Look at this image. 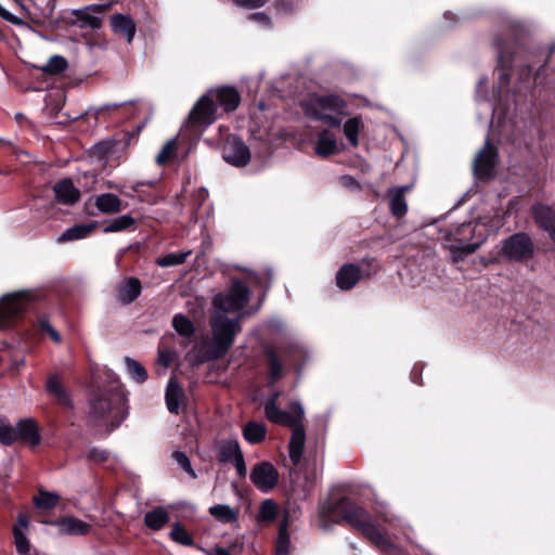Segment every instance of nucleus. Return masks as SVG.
Returning a JSON list of instances; mask_svg holds the SVG:
<instances>
[{"instance_id":"obj_58","label":"nucleus","mask_w":555,"mask_h":555,"mask_svg":"<svg viewBox=\"0 0 555 555\" xmlns=\"http://www.w3.org/2000/svg\"><path fill=\"white\" fill-rule=\"evenodd\" d=\"M0 17H2L4 21L13 24V25H22L23 24V21L15 16L14 14L10 13L8 10H5L4 8H2L0 5Z\"/></svg>"},{"instance_id":"obj_48","label":"nucleus","mask_w":555,"mask_h":555,"mask_svg":"<svg viewBox=\"0 0 555 555\" xmlns=\"http://www.w3.org/2000/svg\"><path fill=\"white\" fill-rule=\"evenodd\" d=\"M172 459L178 463V465L193 479L197 477L195 470L192 467L191 461L186 453L182 451H175L172 453Z\"/></svg>"},{"instance_id":"obj_27","label":"nucleus","mask_w":555,"mask_h":555,"mask_svg":"<svg viewBox=\"0 0 555 555\" xmlns=\"http://www.w3.org/2000/svg\"><path fill=\"white\" fill-rule=\"evenodd\" d=\"M99 223L96 221H91L89 223H78L73 227L66 229L61 236L57 238L60 243L72 242L77 240H82L90 236Z\"/></svg>"},{"instance_id":"obj_60","label":"nucleus","mask_w":555,"mask_h":555,"mask_svg":"<svg viewBox=\"0 0 555 555\" xmlns=\"http://www.w3.org/2000/svg\"><path fill=\"white\" fill-rule=\"evenodd\" d=\"M410 377L414 384L422 385V374L416 365L413 366Z\"/></svg>"},{"instance_id":"obj_1","label":"nucleus","mask_w":555,"mask_h":555,"mask_svg":"<svg viewBox=\"0 0 555 555\" xmlns=\"http://www.w3.org/2000/svg\"><path fill=\"white\" fill-rule=\"evenodd\" d=\"M320 517L323 521L346 522L374 545L383 555H405L402 548L389 538L387 529L377 515L371 514L350 496H341L322 505Z\"/></svg>"},{"instance_id":"obj_11","label":"nucleus","mask_w":555,"mask_h":555,"mask_svg":"<svg viewBox=\"0 0 555 555\" xmlns=\"http://www.w3.org/2000/svg\"><path fill=\"white\" fill-rule=\"evenodd\" d=\"M250 481L261 492L268 493L279 483V472L268 461L257 463L250 472Z\"/></svg>"},{"instance_id":"obj_63","label":"nucleus","mask_w":555,"mask_h":555,"mask_svg":"<svg viewBox=\"0 0 555 555\" xmlns=\"http://www.w3.org/2000/svg\"><path fill=\"white\" fill-rule=\"evenodd\" d=\"M249 278H250V280H251L255 284H257V285H259V286H262V285H263V284H262V278H260L257 273H251V274L249 275Z\"/></svg>"},{"instance_id":"obj_41","label":"nucleus","mask_w":555,"mask_h":555,"mask_svg":"<svg viewBox=\"0 0 555 555\" xmlns=\"http://www.w3.org/2000/svg\"><path fill=\"white\" fill-rule=\"evenodd\" d=\"M169 537L172 541L184 546H192L194 544L192 534L178 521L173 524Z\"/></svg>"},{"instance_id":"obj_12","label":"nucleus","mask_w":555,"mask_h":555,"mask_svg":"<svg viewBox=\"0 0 555 555\" xmlns=\"http://www.w3.org/2000/svg\"><path fill=\"white\" fill-rule=\"evenodd\" d=\"M223 159L235 167H245L250 162V151L235 134L229 135L222 150Z\"/></svg>"},{"instance_id":"obj_20","label":"nucleus","mask_w":555,"mask_h":555,"mask_svg":"<svg viewBox=\"0 0 555 555\" xmlns=\"http://www.w3.org/2000/svg\"><path fill=\"white\" fill-rule=\"evenodd\" d=\"M46 390L56 404L65 409H73L70 395L62 384L59 374L54 373L49 375L46 383Z\"/></svg>"},{"instance_id":"obj_38","label":"nucleus","mask_w":555,"mask_h":555,"mask_svg":"<svg viewBox=\"0 0 555 555\" xmlns=\"http://www.w3.org/2000/svg\"><path fill=\"white\" fill-rule=\"evenodd\" d=\"M264 415L273 424L289 427V424L294 423L291 418V414L284 410H281L278 405L264 406Z\"/></svg>"},{"instance_id":"obj_50","label":"nucleus","mask_w":555,"mask_h":555,"mask_svg":"<svg viewBox=\"0 0 555 555\" xmlns=\"http://www.w3.org/2000/svg\"><path fill=\"white\" fill-rule=\"evenodd\" d=\"M38 327L41 333L48 334L54 343H61V334L50 324L46 315L38 318Z\"/></svg>"},{"instance_id":"obj_25","label":"nucleus","mask_w":555,"mask_h":555,"mask_svg":"<svg viewBox=\"0 0 555 555\" xmlns=\"http://www.w3.org/2000/svg\"><path fill=\"white\" fill-rule=\"evenodd\" d=\"M293 429L292 437L288 443L289 460L294 466L300 463L306 441L305 426H296Z\"/></svg>"},{"instance_id":"obj_18","label":"nucleus","mask_w":555,"mask_h":555,"mask_svg":"<svg viewBox=\"0 0 555 555\" xmlns=\"http://www.w3.org/2000/svg\"><path fill=\"white\" fill-rule=\"evenodd\" d=\"M411 185L392 186L387 190L389 198L390 214L397 218H403L408 212V204L405 199L406 193L411 191Z\"/></svg>"},{"instance_id":"obj_29","label":"nucleus","mask_w":555,"mask_h":555,"mask_svg":"<svg viewBox=\"0 0 555 555\" xmlns=\"http://www.w3.org/2000/svg\"><path fill=\"white\" fill-rule=\"evenodd\" d=\"M315 153L320 157H328L337 153V141L335 135L327 129H323L318 134Z\"/></svg>"},{"instance_id":"obj_44","label":"nucleus","mask_w":555,"mask_h":555,"mask_svg":"<svg viewBox=\"0 0 555 555\" xmlns=\"http://www.w3.org/2000/svg\"><path fill=\"white\" fill-rule=\"evenodd\" d=\"M125 362L129 375L138 383H143L147 378V372L145 367L137 360L126 357Z\"/></svg>"},{"instance_id":"obj_7","label":"nucleus","mask_w":555,"mask_h":555,"mask_svg":"<svg viewBox=\"0 0 555 555\" xmlns=\"http://www.w3.org/2000/svg\"><path fill=\"white\" fill-rule=\"evenodd\" d=\"M535 245L527 232H517L502 241L500 256L511 262H527L533 259Z\"/></svg>"},{"instance_id":"obj_2","label":"nucleus","mask_w":555,"mask_h":555,"mask_svg":"<svg viewBox=\"0 0 555 555\" xmlns=\"http://www.w3.org/2000/svg\"><path fill=\"white\" fill-rule=\"evenodd\" d=\"M90 417L95 425L106 427L111 434L126 420L128 415L127 398L119 382L107 387H99L90 398Z\"/></svg>"},{"instance_id":"obj_51","label":"nucleus","mask_w":555,"mask_h":555,"mask_svg":"<svg viewBox=\"0 0 555 555\" xmlns=\"http://www.w3.org/2000/svg\"><path fill=\"white\" fill-rule=\"evenodd\" d=\"M289 411L291 418L294 422L293 424H289L291 428H294L296 426H304L302 420H304V409L299 402H291L289 403Z\"/></svg>"},{"instance_id":"obj_56","label":"nucleus","mask_w":555,"mask_h":555,"mask_svg":"<svg viewBox=\"0 0 555 555\" xmlns=\"http://www.w3.org/2000/svg\"><path fill=\"white\" fill-rule=\"evenodd\" d=\"M269 0H233V3L237 7L245 9H258L263 7Z\"/></svg>"},{"instance_id":"obj_30","label":"nucleus","mask_w":555,"mask_h":555,"mask_svg":"<svg viewBox=\"0 0 555 555\" xmlns=\"http://www.w3.org/2000/svg\"><path fill=\"white\" fill-rule=\"evenodd\" d=\"M95 207L103 214L112 215L122 210L121 199L113 193L100 194L95 197Z\"/></svg>"},{"instance_id":"obj_22","label":"nucleus","mask_w":555,"mask_h":555,"mask_svg":"<svg viewBox=\"0 0 555 555\" xmlns=\"http://www.w3.org/2000/svg\"><path fill=\"white\" fill-rule=\"evenodd\" d=\"M105 5L92 4L83 9L74 10L72 15L75 16L76 23H79L80 28L100 29L102 26V20L89 13L93 11L95 13H102L105 11Z\"/></svg>"},{"instance_id":"obj_14","label":"nucleus","mask_w":555,"mask_h":555,"mask_svg":"<svg viewBox=\"0 0 555 555\" xmlns=\"http://www.w3.org/2000/svg\"><path fill=\"white\" fill-rule=\"evenodd\" d=\"M16 441L35 448L41 443L40 428L35 418H21L15 426Z\"/></svg>"},{"instance_id":"obj_33","label":"nucleus","mask_w":555,"mask_h":555,"mask_svg":"<svg viewBox=\"0 0 555 555\" xmlns=\"http://www.w3.org/2000/svg\"><path fill=\"white\" fill-rule=\"evenodd\" d=\"M363 129L364 125L360 115L349 118L344 124V134L352 147H357L359 145V134Z\"/></svg>"},{"instance_id":"obj_47","label":"nucleus","mask_w":555,"mask_h":555,"mask_svg":"<svg viewBox=\"0 0 555 555\" xmlns=\"http://www.w3.org/2000/svg\"><path fill=\"white\" fill-rule=\"evenodd\" d=\"M13 537H14V543H15L17 553L27 555V553L30 550L29 540L23 533V531L16 526L13 527Z\"/></svg>"},{"instance_id":"obj_39","label":"nucleus","mask_w":555,"mask_h":555,"mask_svg":"<svg viewBox=\"0 0 555 555\" xmlns=\"http://www.w3.org/2000/svg\"><path fill=\"white\" fill-rule=\"evenodd\" d=\"M60 501V496L56 493L49 492L46 490H39L37 496L34 498V504L38 509H52Z\"/></svg>"},{"instance_id":"obj_46","label":"nucleus","mask_w":555,"mask_h":555,"mask_svg":"<svg viewBox=\"0 0 555 555\" xmlns=\"http://www.w3.org/2000/svg\"><path fill=\"white\" fill-rule=\"evenodd\" d=\"M177 150V140L171 139L163 146L158 155L156 156V163L159 166L168 164L172 158Z\"/></svg>"},{"instance_id":"obj_40","label":"nucleus","mask_w":555,"mask_h":555,"mask_svg":"<svg viewBox=\"0 0 555 555\" xmlns=\"http://www.w3.org/2000/svg\"><path fill=\"white\" fill-rule=\"evenodd\" d=\"M289 532L287 522H283L279 527L278 538L275 543V555H288L289 554Z\"/></svg>"},{"instance_id":"obj_6","label":"nucleus","mask_w":555,"mask_h":555,"mask_svg":"<svg viewBox=\"0 0 555 555\" xmlns=\"http://www.w3.org/2000/svg\"><path fill=\"white\" fill-rule=\"evenodd\" d=\"M494 48L498 53V68L500 72V89L509 85L512 77V65L516 54L524 47L522 35L509 29L506 35H498L494 38Z\"/></svg>"},{"instance_id":"obj_64","label":"nucleus","mask_w":555,"mask_h":555,"mask_svg":"<svg viewBox=\"0 0 555 555\" xmlns=\"http://www.w3.org/2000/svg\"><path fill=\"white\" fill-rule=\"evenodd\" d=\"M546 232L548 233L552 242L555 244V225L552 229L547 230Z\"/></svg>"},{"instance_id":"obj_26","label":"nucleus","mask_w":555,"mask_h":555,"mask_svg":"<svg viewBox=\"0 0 555 555\" xmlns=\"http://www.w3.org/2000/svg\"><path fill=\"white\" fill-rule=\"evenodd\" d=\"M532 218L542 231H547L555 227V210L545 204H535L531 209Z\"/></svg>"},{"instance_id":"obj_31","label":"nucleus","mask_w":555,"mask_h":555,"mask_svg":"<svg viewBox=\"0 0 555 555\" xmlns=\"http://www.w3.org/2000/svg\"><path fill=\"white\" fill-rule=\"evenodd\" d=\"M241 454H243V452L237 440H222L218 448L217 459L223 464L232 463Z\"/></svg>"},{"instance_id":"obj_49","label":"nucleus","mask_w":555,"mask_h":555,"mask_svg":"<svg viewBox=\"0 0 555 555\" xmlns=\"http://www.w3.org/2000/svg\"><path fill=\"white\" fill-rule=\"evenodd\" d=\"M117 140H106L98 142L93 146V154L99 158H106L114 152Z\"/></svg>"},{"instance_id":"obj_54","label":"nucleus","mask_w":555,"mask_h":555,"mask_svg":"<svg viewBox=\"0 0 555 555\" xmlns=\"http://www.w3.org/2000/svg\"><path fill=\"white\" fill-rule=\"evenodd\" d=\"M108 457H109L108 451H106L104 449H99V448L90 449L87 454V459L90 462L95 463V464H103L108 460Z\"/></svg>"},{"instance_id":"obj_23","label":"nucleus","mask_w":555,"mask_h":555,"mask_svg":"<svg viewBox=\"0 0 555 555\" xmlns=\"http://www.w3.org/2000/svg\"><path fill=\"white\" fill-rule=\"evenodd\" d=\"M111 27L115 35L122 36L130 43L135 35L137 25L131 16L116 13L111 16Z\"/></svg>"},{"instance_id":"obj_57","label":"nucleus","mask_w":555,"mask_h":555,"mask_svg":"<svg viewBox=\"0 0 555 555\" xmlns=\"http://www.w3.org/2000/svg\"><path fill=\"white\" fill-rule=\"evenodd\" d=\"M232 464L234 465V467L236 469L237 476L241 479H244L246 477V475H247V467H246L244 455L241 454L240 456H237V459H235L232 462Z\"/></svg>"},{"instance_id":"obj_16","label":"nucleus","mask_w":555,"mask_h":555,"mask_svg":"<svg viewBox=\"0 0 555 555\" xmlns=\"http://www.w3.org/2000/svg\"><path fill=\"white\" fill-rule=\"evenodd\" d=\"M364 276H370V273L364 272L356 263H346L336 273V285L341 291H349Z\"/></svg>"},{"instance_id":"obj_34","label":"nucleus","mask_w":555,"mask_h":555,"mask_svg":"<svg viewBox=\"0 0 555 555\" xmlns=\"http://www.w3.org/2000/svg\"><path fill=\"white\" fill-rule=\"evenodd\" d=\"M169 514L163 507L154 508L144 515V525L154 531H158L169 522Z\"/></svg>"},{"instance_id":"obj_28","label":"nucleus","mask_w":555,"mask_h":555,"mask_svg":"<svg viewBox=\"0 0 555 555\" xmlns=\"http://www.w3.org/2000/svg\"><path fill=\"white\" fill-rule=\"evenodd\" d=\"M137 220L131 215H122L102 222L104 233L130 232L137 229Z\"/></svg>"},{"instance_id":"obj_13","label":"nucleus","mask_w":555,"mask_h":555,"mask_svg":"<svg viewBox=\"0 0 555 555\" xmlns=\"http://www.w3.org/2000/svg\"><path fill=\"white\" fill-rule=\"evenodd\" d=\"M217 105L210 96L205 94L199 98L190 113V120L196 125H210L216 119Z\"/></svg>"},{"instance_id":"obj_55","label":"nucleus","mask_w":555,"mask_h":555,"mask_svg":"<svg viewBox=\"0 0 555 555\" xmlns=\"http://www.w3.org/2000/svg\"><path fill=\"white\" fill-rule=\"evenodd\" d=\"M248 20L254 21L262 25L263 27L270 28L272 26V20L271 17L263 13V12H257L251 13L248 15Z\"/></svg>"},{"instance_id":"obj_42","label":"nucleus","mask_w":555,"mask_h":555,"mask_svg":"<svg viewBox=\"0 0 555 555\" xmlns=\"http://www.w3.org/2000/svg\"><path fill=\"white\" fill-rule=\"evenodd\" d=\"M68 67L67 60L62 55H53L47 64L41 68L48 75H60Z\"/></svg>"},{"instance_id":"obj_4","label":"nucleus","mask_w":555,"mask_h":555,"mask_svg":"<svg viewBox=\"0 0 555 555\" xmlns=\"http://www.w3.org/2000/svg\"><path fill=\"white\" fill-rule=\"evenodd\" d=\"M302 108L308 118L321 121L330 128H339L343 117L347 115V102L335 93H313L302 103Z\"/></svg>"},{"instance_id":"obj_5","label":"nucleus","mask_w":555,"mask_h":555,"mask_svg":"<svg viewBox=\"0 0 555 555\" xmlns=\"http://www.w3.org/2000/svg\"><path fill=\"white\" fill-rule=\"evenodd\" d=\"M477 225L472 221L463 222L448 230L443 238L450 242V251L454 262L462 261L465 256L474 254L483 243L485 236L476 234Z\"/></svg>"},{"instance_id":"obj_61","label":"nucleus","mask_w":555,"mask_h":555,"mask_svg":"<svg viewBox=\"0 0 555 555\" xmlns=\"http://www.w3.org/2000/svg\"><path fill=\"white\" fill-rule=\"evenodd\" d=\"M214 552L216 555H232L228 548H225L223 546H219V545H217L214 548Z\"/></svg>"},{"instance_id":"obj_62","label":"nucleus","mask_w":555,"mask_h":555,"mask_svg":"<svg viewBox=\"0 0 555 555\" xmlns=\"http://www.w3.org/2000/svg\"><path fill=\"white\" fill-rule=\"evenodd\" d=\"M17 524L21 526V527H27L28 526V518L25 516V515H18L17 517Z\"/></svg>"},{"instance_id":"obj_59","label":"nucleus","mask_w":555,"mask_h":555,"mask_svg":"<svg viewBox=\"0 0 555 555\" xmlns=\"http://www.w3.org/2000/svg\"><path fill=\"white\" fill-rule=\"evenodd\" d=\"M281 397V391L275 390L273 393L270 395L267 402L264 403V406H275L278 405V400Z\"/></svg>"},{"instance_id":"obj_9","label":"nucleus","mask_w":555,"mask_h":555,"mask_svg":"<svg viewBox=\"0 0 555 555\" xmlns=\"http://www.w3.org/2000/svg\"><path fill=\"white\" fill-rule=\"evenodd\" d=\"M499 160V152L490 138H487L483 147L477 153L473 163V171L476 179L489 181L495 176V167Z\"/></svg>"},{"instance_id":"obj_35","label":"nucleus","mask_w":555,"mask_h":555,"mask_svg":"<svg viewBox=\"0 0 555 555\" xmlns=\"http://www.w3.org/2000/svg\"><path fill=\"white\" fill-rule=\"evenodd\" d=\"M267 428L263 424L255 421L248 422L243 428V437L253 444L262 442L266 439Z\"/></svg>"},{"instance_id":"obj_15","label":"nucleus","mask_w":555,"mask_h":555,"mask_svg":"<svg viewBox=\"0 0 555 555\" xmlns=\"http://www.w3.org/2000/svg\"><path fill=\"white\" fill-rule=\"evenodd\" d=\"M217 107H221L225 113L234 112L241 103V94L235 87L222 86L210 91Z\"/></svg>"},{"instance_id":"obj_45","label":"nucleus","mask_w":555,"mask_h":555,"mask_svg":"<svg viewBox=\"0 0 555 555\" xmlns=\"http://www.w3.org/2000/svg\"><path fill=\"white\" fill-rule=\"evenodd\" d=\"M16 442L15 427L11 426L8 418L0 416V443L7 447Z\"/></svg>"},{"instance_id":"obj_43","label":"nucleus","mask_w":555,"mask_h":555,"mask_svg":"<svg viewBox=\"0 0 555 555\" xmlns=\"http://www.w3.org/2000/svg\"><path fill=\"white\" fill-rule=\"evenodd\" d=\"M191 255V251L186 253H169L156 259V264L162 268H168L173 266H179L185 262L188 256Z\"/></svg>"},{"instance_id":"obj_3","label":"nucleus","mask_w":555,"mask_h":555,"mask_svg":"<svg viewBox=\"0 0 555 555\" xmlns=\"http://www.w3.org/2000/svg\"><path fill=\"white\" fill-rule=\"evenodd\" d=\"M212 341L198 351L201 363L217 361L225 357L234 344L235 336L241 332L240 317L230 319L216 315L211 320Z\"/></svg>"},{"instance_id":"obj_24","label":"nucleus","mask_w":555,"mask_h":555,"mask_svg":"<svg viewBox=\"0 0 555 555\" xmlns=\"http://www.w3.org/2000/svg\"><path fill=\"white\" fill-rule=\"evenodd\" d=\"M165 400L168 411L171 414L178 415L181 411V405L184 403L185 393L183 388L173 377H171L168 382Z\"/></svg>"},{"instance_id":"obj_32","label":"nucleus","mask_w":555,"mask_h":555,"mask_svg":"<svg viewBox=\"0 0 555 555\" xmlns=\"http://www.w3.org/2000/svg\"><path fill=\"white\" fill-rule=\"evenodd\" d=\"M142 285L138 278L130 276L127 278L125 283L119 288V296L122 302L131 304L141 294Z\"/></svg>"},{"instance_id":"obj_36","label":"nucleus","mask_w":555,"mask_h":555,"mask_svg":"<svg viewBox=\"0 0 555 555\" xmlns=\"http://www.w3.org/2000/svg\"><path fill=\"white\" fill-rule=\"evenodd\" d=\"M209 514L223 524H232L238 518V511L224 504H216L209 507Z\"/></svg>"},{"instance_id":"obj_19","label":"nucleus","mask_w":555,"mask_h":555,"mask_svg":"<svg viewBox=\"0 0 555 555\" xmlns=\"http://www.w3.org/2000/svg\"><path fill=\"white\" fill-rule=\"evenodd\" d=\"M49 524L59 527L60 533L65 535L85 537L90 533L91 525L74 516H63Z\"/></svg>"},{"instance_id":"obj_53","label":"nucleus","mask_w":555,"mask_h":555,"mask_svg":"<svg viewBox=\"0 0 555 555\" xmlns=\"http://www.w3.org/2000/svg\"><path fill=\"white\" fill-rule=\"evenodd\" d=\"M143 128L144 125L140 124L137 127H134L131 131H122L120 133V139H117V142H122L124 147L129 146L132 141L138 139Z\"/></svg>"},{"instance_id":"obj_52","label":"nucleus","mask_w":555,"mask_h":555,"mask_svg":"<svg viewBox=\"0 0 555 555\" xmlns=\"http://www.w3.org/2000/svg\"><path fill=\"white\" fill-rule=\"evenodd\" d=\"M260 514L263 519L273 520L278 515V506L272 500H264L260 505Z\"/></svg>"},{"instance_id":"obj_17","label":"nucleus","mask_w":555,"mask_h":555,"mask_svg":"<svg viewBox=\"0 0 555 555\" xmlns=\"http://www.w3.org/2000/svg\"><path fill=\"white\" fill-rule=\"evenodd\" d=\"M55 202L72 206L80 199V191L75 186L70 178H63L53 185Z\"/></svg>"},{"instance_id":"obj_21","label":"nucleus","mask_w":555,"mask_h":555,"mask_svg":"<svg viewBox=\"0 0 555 555\" xmlns=\"http://www.w3.org/2000/svg\"><path fill=\"white\" fill-rule=\"evenodd\" d=\"M266 363L268 367L267 386L273 387L284 376V365L276 350L268 346L264 348Z\"/></svg>"},{"instance_id":"obj_10","label":"nucleus","mask_w":555,"mask_h":555,"mask_svg":"<svg viewBox=\"0 0 555 555\" xmlns=\"http://www.w3.org/2000/svg\"><path fill=\"white\" fill-rule=\"evenodd\" d=\"M28 296L26 293L5 295L0 299V330L10 327L22 317L27 309Z\"/></svg>"},{"instance_id":"obj_8","label":"nucleus","mask_w":555,"mask_h":555,"mask_svg":"<svg viewBox=\"0 0 555 555\" xmlns=\"http://www.w3.org/2000/svg\"><path fill=\"white\" fill-rule=\"evenodd\" d=\"M250 299V289L238 279H233L225 292L214 296V306L223 312H236L243 310Z\"/></svg>"},{"instance_id":"obj_37","label":"nucleus","mask_w":555,"mask_h":555,"mask_svg":"<svg viewBox=\"0 0 555 555\" xmlns=\"http://www.w3.org/2000/svg\"><path fill=\"white\" fill-rule=\"evenodd\" d=\"M172 327L175 331L186 338H190L195 333V327L192 321L184 314L178 313L172 319Z\"/></svg>"}]
</instances>
